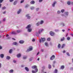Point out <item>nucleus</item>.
Masks as SVG:
<instances>
[{
  "instance_id": "603ef678",
  "label": "nucleus",
  "mask_w": 73,
  "mask_h": 73,
  "mask_svg": "<svg viewBox=\"0 0 73 73\" xmlns=\"http://www.w3.org/2000/svg\"><path fill=\"white\" fill-rule=\"evenodd\" d=\"M42 68L43 69H45V66H43V67H42Z\"/></svg>"
},
{
  "instance_id": "7c9ffc66",
  "label": "nucleus",
  "mask_w": 73,
  "mask_h": 73,
  "mask_svg": "<svg viewBox=\"0 0 73 73\" xmlns=\"http://www.w3.org/2000/svg\"><path fill=\"white\" fill-rule=\"evenodd\" d=\"M45 44L46 46H48V43H47V42H45Z\"/></svg>"
},
{
  "instance_id": "bf43d9fd",
  "label": "nucleus",
  "mask_w": 73,
  "mask_h": 73,
  "mask_svg": "<svg viewBox=\"0 0 73 73\" xmlns=\"http://www.w3.org/2000/svg\"><path fill=\"white\" fill-rule=\"evenodd\" d=\"M2 49V47L0 46V49Z\"/></svg>"
},
{
  "instance_id": "aec40b11",
  "label": "nucleus",
  "mask_w": 73,
  "mask_h": 73,
  "mask_svg": "<svg viewBox=\"0 0 73 73\" xmlns=\"http://www.w3.org/2000/svg\"><path fill=\"white\" fill-rule=\"evenodd\" d=\"M65 40V37H63V38H62L61 39V41H64Z\"/></svg>"
},
{
  "instance_id": "338daca9",
  "label": "nucleus",
  "mask_w": 73,
  "mask_h": 73,
  "mask_svg": "<svg viewBox=\"0 0 73 73\" xmlns=\"http://www.w3.org/2000/svg\"><path fill=\"white\" fill-rule=\"evenodd\" d=\"M62 31H63V32H64V31H65V30H62Z\"/></svg>"
},
{
  "instance_id": "f704fd0d",
  "label": "nucleus",
  "mask_w": 73,
  "mask_h": 73,
  "mask_svg": "<svg viewBox=\"0 0 73 73\" xmlns=\"http://www.w3.org/2000/svg\"><path fill=\"white\" fill-rule=\"evenodd\" d=\"M17 33H20V32H21V31L17 30Z\"/></svg>"
},
{
  "instance_id": "5701e85b",
  "label": "nucleus",
  "mask_w": 73,
  "mask_h": 73,
  "mask_svg": "<svg viewBox=\"0 0 73 73\" xmlns=\"http://www.w3.org/2000/svg\"><path fill=\"white\" fill-rule=\"evenodd\" d=\"M11 33H12V34H13L14 35H15V34H16V33L15 31H13V32H12Z\"/></svg>"
},
{
  "instance_id": "e2e57ef3",
  "label": "nucleus",
  "mask_w": 73,
  "mask_h": 73,
  "mask_svg": "<svg viewBox=\"0 0 73 73\" xmlns=\"http://www.w3.org/2000/svg\"><path fill=\"white\" fill-rule=\"evenodd\" d=\"M1 4L0 3V8H1Z\"/></svg>"
},
{
  "instance_id": "5fc2aeb1",
  "label": "nucleus",
  "mask_w": 73,
  "mask_h": 73,
  "mask_svg": "<svg viewBox=\"0 0 73 73\" xmlns=\"http://www.w3.org/2000/svg\"><path fill=\"white\" fill-rule=\"evenodd\" d=\"M1 67V64L0 63V68Z\"/></svg>"
},
{
  "instance_id": "de8ad7c7",
  "label": "nucleus",
  "mask_w": 73,
  "mask_h": 73,
  "mask_svg": "<svg viewBox=\"0 0 73 73\" xmlns=\"http://www.w3.org/2000/svg\"><path fill=\"white\" fill-rule=\"evenodd\" d=\"M39 9V8H37L36 9V11H38V10Z\"/></svg>"
},
{
  "instance_id": "cd10ccee",
  "label": "nucleus",
  "mask_w": 73,
  "mask_h": 73,
  "mask_svg": "<svg viewBox=\"0 0 73 73\" xmlns=\"http://www.w3.org/2000/svg\"><path fill=\"white\" fill-rule=\"evenodd\" d=\"M12 50L10 49L9 51V53H12Z\"/></svg>"
},
{
  "instance_id": "0eeeda50",
  "label": "nucleus",
  "mask_w": 73,
  "mask_h": 73,
  "mask_svg": "<svg viewBox=\"0 0 73 73\" xmlns=\"http://www.w3.org/2000/svg\"><path fill=\"white\" fill-rule=\"evenodd\" d=\"M31 25H29L26 27V29H29L31 28Z\"/></svg>"
},
{
  "instance_id": "680f3d73",
  "label": "nucleus",
  "mask_w": 73,
  "mask_h": 73,
  "mask_svg": "<svg viewBox=\"0 0 73 73\" xmlns=\"http://www.w3.org/2000/svg\"><path fill=\"white\" fill-rule=\"evenodd\" d=\"M38 54H39V52H38L37 54V55H38Z\"/></svg>"
},
{
  "instance_id": "2f4dec72",
  "label": "nucleus",
  "mask_w": 73,
  "mask_h": 73,
  "mask_svg": "<svg viewBox=\"0 0 73 73\" xmlns=\"http://www.w3.org/2000/svg\"><path fill=\"white\" fill-rule=\"evenodd\" d=\"M16 3H17V1H14V2L13 3L14 5H16Z\"/></svg>"
},
{
  "instance_id": "393cba45",
  "label": "nucleus",
  "mask_w": 73,
  "mask_h": 73,
  "mask_svg": "<svg viewBox=\"0 0 73 73\" xmlns=\"http://www.w3.org/2000/svg\"><path fill=\"white\" fill-rule=\"evenodd\" d=\"M47 40L48 41H49L50 40V37L48 38L47 39Z\"/></svg>"
},
{
  "instance_id": "052dcab7",
  "label": "nucleus",
  "mask_w": 73,
  "mask_h": 73,
  "mask_svg": "<svg viewBox=\"0 0 73 73\" xmlns=\"http://www.w3.org/2000/svg\"><path fill=\"white\" fill-rule=\"evenodd\" d=\"M37 34H38L37 33H36V36H38V35H37Z\"/></svg>"
},
{
  "instance_id": "13d9d810",
  "label": "nucleus",
  "mask_w": 73,
  "mask_h": 73,
  "mask_svg": "<svg viewBox=\"0 0 73 73\" xmlns=\"http://www.w3.org/2000/svg\"><path fill=\"white\" fill-rule=\"evenodd\" d=\"M66 52V51H65V50H64L63 51V53H65Z\"/></svg>"
},
{
  "instance_id": "a878e982",
  "label": "nucleus",
  "mask_w": 73,
  "mask_h": 73,
  "mask_svg": "<svg viewBox=\"0 0 73 73\" xmlns=\"http://www.w3.org/2000/svg\"><path fill=\"white\" fill-rule=\"evenodd\" d=\"M54 73H57V70L55 69L54 71Z\"/></svg>"
},
{
  "instance_id": "4be33fe9",
  "label": "nucleus",
  "mask_w": 73,
  "mask_h": 73,
  "mask_svg": "<svg viewBox=\"0 0 73 73\" xmlns=\"http://www.w3.org/2000/svg\"><path fill=\"white\" fill-rule=\"evenodd\" d=\"M52 67V66H51V65L50 64H49L48 65V68L49 69H50Z\"/></svg>"
},
{
  "instance_id": "4d7b16f0",
  "label": "nucleus",
  "mask_w": 73,
  "mask_h": 73,
  "mask_svg": "<svg viewBox=\"0 0 73 73\" xmlns=\"http://www.w3.org/2000/svg\"><path fill=\"white\" fill-rule=\"evenodd\" d=\"M6 12V11H4V12H3V14H5V13Z\"/></svg>"
},
{
  "instance_id": "58836bf2",
  "label": "nucleus",
  "mask_w": 73,
  "mask_h": 73,
  "mask_svg": "<svg viewBox=\"0 0 73 73\" xmlns=\"http://www.w3.org/2000/svg\"><path fill=\"white\" fill-rule=\"evenodd\" d=\"M39 22H38V23H36V25L37 26H39Z\"/></svg>"
},
{
  "instance_id": "72a5a7b5",
  "label": "nucleus",
  "mask_w": 73,
  "mask_h": 73,
  "mask_svg": "<svg viewBox=\"0 0 73 73\" xmlns=\"http://www.w3.org/2000/svg\"><path fill=\"white\" fill-rule=\"evenodd\" d=\"M67 4L68 5H70V1H68L67 2Z\"/></svg>"
},
{
  "instance_id": "7ed1b4c3",
  "label": "nucleus",
  "mask_w": 73,
  "mask_h": 73,
  "mask_svg": "<svg viewBox=\"0 0 73 73\" xmlns=\"http://www.w3.org/2000/svg\"><path fill=\"white\" fill-rule=\"evenodd\" d=\"M55 57V56H54V55H52V56L50 58V60H54V59Z\"/></svg>"
},
{
  "instance_id": "09e8293b",
  "label": "nucleus",
  "mask_w": 73,
  "mask_h": 73,
  "mask_svg": "<svg viewBox=\"0 0 73 73\" xmlns=\"http://www.w3.org/2000/svg\"><path fill=\"white\" fill-rule=\"evenodd\" d=\"M55 32H58V30H55Z\"/></svg>"
},
{
  "instance_id": "3c124183",
  "label": "nucleus",
  "mask_w": 73,
  "mask_h": 73,
  "mask_svg": "<svg viewBox=\"0 0 73 73\" xmlns=\"http://www.w3.org/2000/svg\"><path fill=\"white\" fill-rule=\"evenodd\" d=\"M35 41V39H33V40H32V41L33 42H34V41Z\"/></svg>"
},
{
  "instance_id": "c756f323",
  "label": "nucleus",
  "mask_w": 73,
  "mask_h": 73,
  "mask_svg": "<svg viewBox=\"0 0 73 73\" xmlns=\"http://www.w3.org/2000/svg\"><path fill=\"white\" fill-rule=\"evenodd\" d=\"M6 8V7L5 6H4L3 7H2V9L4 10Z\"/></svg>"
},
{
  "instance_id": "423d86ee",
  "label": "nucleus",
  "mask_w": 73,
  "mask_h": 73,
  "mask_svg": "<svg viewBox=\"0 0 73 73\" xmlns=\"http://www.w3.org/2000/svg\"><path fill=\"white\" fill-rule=\"evenodd\" d=\"M26 17H27L28 19H30L31 18V17L29 16V14L27 15H26Z\"/></svg>"
},
{
  "instance_id": "b1692460",
  "label": "nucleus",
  "mask_w": 73,
  "mask_h": 73,
  "mask_svg": "<svg viewBox=\"0 0 73 73\" xmlns=\"http://www.w3.org/2000/svg\"><path fill=\"white\" fill-rule=\"evenodd\" d=\"M64 13L66 15H68V12H65Z\"/></svg>"
},
{
  "instance_id": "69168bd1",
  "label": "nucleus",
  "mask_w": 73,
  "mask_h": 73,
  "mask_svg": "<svg viewBox=\"0 0 73 73\" xmlns=\"http://www.w3.org/2000/svg\"><path fill=\"white\" fill-rule=\"evenodd\" d=\"M13 61H14V63H16V61H15L14 60Z\"/></svg>"
},
{
  "instance_id": "6e6d98bb",
  "label": "nucleus",
  "mask_w": 73,
  "mask_h": 73,
  "mask_svg": "<svg viewBox=\"0 0 73 73\" xmlns=\"http://www.w3.org/2000/svg\"><path fill=\"white\" fill-rule=\"evenodd\" d=\"M62 26L63 27H64V26H65V24H64L63 23L62 24Z\"/></svg>"
},
{
  "instance_id": "2eb2a0df",
  "label": "nucleus",
  "mask_w": 73,
  "mask_h": 73,
  "mask_svg": "<svg viewBox=\"0 0 73 73\" xmlns=\"http://www.w3.org/2000/svg\"><path fill=\"white\" fill-rule=\"evenodd\" d=\"M6 58L7 60H9L11 58L10 57V56H7L6 57Z\"/></svg>"
},
{
  "instance_id": "774afa93",
  "label": "nucleus",
  "mask_w": 73,
  "mask_h": 73,
  "mask_svg": "<svg viewBox=\"0 0 73 73\" xmlns=\"http://www.w3.org/2000/svg\"><path fill=\"white\" fill-rule=\"evenodd\" d=\"M71 4H72V5H73V2Z\"/></svg>"
},
{
  "instance_id": "ddd939ff",
  "label": "nucleus",
  "mask_w": 73,
  "mask_h": 73,
  "mask_svg": "<svg viewBox=\"0 0 73 73\" xmlns=\"http://www.w3.org/2000/svg\"><path fill=\"white\" fill-rule=\"evenodd\" d=\"M28 31L29 32H31L32 31V29L31 28L28 29Z\"/></svg>"
},
{
  "instance_id": "412c9836",
  "label": "nucleus",
  "mask_w": 73,
  "mask_h": 73,
  "mask_svg": "<svg viewBox=\"0 0 73 73\" xmlns=\"http://www.w3.org/2000/svg\"><path fill=\"white\" fill-rule=\"evenodd\" d=\"M9 72L10 73H13V70H11Z\"/></svg>"
},
{
  "instance_id": "c03bdc74",
  "label": "nucleus",
  "mask_w": 73,
  "mask_h": 73,
  "mask_svg": "<svg viewBox=\"0 0 73 73\" xmlns=\"http://www.w3.org/2000/svg\"><path fill=\"white\" fill-rule=\"evenodd\" d=\"M31 10H33V9H34V7H31Z\"/></svg>"
},
{
  "instance_id": "37998d69",
  "label": "nucleus",
  "mask_w": 73,
  "mask_h": 73,
  "mask_svg": "<svg viewBox=\"0 0 73 73\" xmlns=\"http://www.w3.org/2000/svg\"><path fill=\"white\" fill-rule=\"evenodd\" d=\"M28 7H29V5H26L25 8H27Z\"/></svg>"
},
{
  "instance_id": "8fccbe9b",
  "label": "nucleus",
  "mask_w": 73,
  "mask_h": 73,
  "mask_svg": "<svg viewBox=\"0 0 73 73\" xmlns=\"http://www.w3.org/2000/svg\"><path fill=\"white\" fill-rule=\"evenodd\" d=\"M14 0H10V2H12V1H13Z\"/></svg>"
},
{
  "instance_id": "a19ab883",
  "label": "nucleus",
  "mask_w": 73,
  "mask_h": 73,
  "mask_svg": "<svg viewBox=\"0 0 73 73\" xmlns=\"http://www.w3.org/2000/svg\"><path fill=\"white\" fill-rule=\"evenodd\" d=\"M60 13H61V12H60V11H57V13H58V14H60Z\"/></svg>"
},
{
  "instance_id": "f257e3e1",
  "label": "nucleus",
  "mask_w": 73,
  "mask_h": 73,
  "mask_svg": "<svg viewBox=\"0 0 73 73\" xmlns=\"http://www.w3.org/2000/svg\"><path fill=\"white\" fill-rule=\"evenodd\" d=\"M32 68L33 69H35V71L34 70L32 71V72L33 73H36L38 72V69L37 68V66L36 65H34L32 67Z\"/></svg>"
},
{
  "instance_id": "a18cd8bd",
  "label": "nucleus",
  "mask_w": 73,
  "mask_h": 73,
  "mask_svg": "<svg viewBox=\"0 0 73 73\" xmlns=\"http://www.w3.org/2000/svg\"><path fill=\"white\" fill-rule=\"evenodd\" d=\"M2 1H3V0H0V3H1Z\"/></svg>"
},
{
  "instance_id": "c9c22d12",
  "label": "nucleus",
  "mask_w": 73,
  "mask_h": 73,
  "mask_svg": "<svg viewBox=\"0 0 73 73\" xmlns=\"http://www.w3.org/2000/svg\"><path fill=\"white\" fill-rule=\"evenodd\" d=\"M61 12L62 13H63V12H64L65 11V10L64 9H62L61 11Z\"/></svg>"
},
{
  "instance_id": "79ce46f5",
  "label": "nucleus",
  "mask_w": 73,
  "mask_h": 73,
  "mask_svg": "<svg viewBox=\"0 0 73 73\" xmlns=\"http://www.w3.org/2000/svg\"><path fill=\"white\" fill-rule=\"evenodd\" d=\"M67 39L68 40H70V37H67Z\"/></svg>"
},
{
  "instance_id": "a211bd4d",
  "label": "nucleus",
  "mask_w": 73,
  "mask_h": 73,
  "mask_svg": "<svg viewBox=\"0 0 73 73\" xmlns=\"http://www.w3.org/2000/svg\"><path fill=\"white\" fill-rule=\"evenodd\" d=\"M25 69L27 72H28V71H29V69H28V68H27V67H25Z\"/></svg>"
},
{
  "instance_id": "f3484780",
  "label": "nucleus",
  "mask_w": 73,
  "mask_h": 73,
  "mask_svg": "<svg viewBox=\"0 0 73 73\" xmlns=\"http://www.w3.org/2000/svg\"><path fill=\"white\" fill-rule=\"evenodd\" d=\"M61 69H64V66H62L61 67Z\"/></svg>"
},
{
  "instance_id": "e433bc0d",
  "label": "nucleus",
  "mask_w": 73,
  "mask_h": 73,
  "mask_svg": "<svg viewBox=\"0 0 73 73\" xmlns=\"http://www.w3.org/2000/svg\"><path fill=\"white\" fill-rule=\"evenodd\" d=\"M66 54L67 56H70V54H69V53L67 52L66 53Z\"/></svg>"
},
{
  "instance_id": "f03ea898",
  "label": "nucleus",
  "mask_w": 73,
  "mask_h": 73,
  "mask_svg": "<svg viewBox=\"0 0 73 73\" xmlns=\"http://www.w3.org/2000/svg\"><path fill=\"white\" fill-rule=\"evenodd\" d=\"M41 39L39 40V42L40 43L41 42V40L42 42H44L45 41V38H41Z\"/></svg>"
},
{
  "instance_id": "bb28decb",
  "label": "nucleus",
  "mask_w": 73,
  "mask_h": 73,
  "mask_svg": "<svg viewBox=\"0 0 73 73\" xmlns=\"http://www.w3.org/2000/svg\"><path fill=\"white\" fill-rule=\"evenodd\" d=\"M24 0H22L21 1L20 3H24Z\"/></svg>"
},
{
  "instance_id": "6e6552de",
  "label": "nucleus",
  "mask_w": 73,
  "mask_h": 73,
  "mask_svg": "<svg viewBox=\"0 0 73 73\" xmlns=\"http://www.w3.org/2000/svg\"><path fill=\"white\" fill-rule=\"evenodd\" d=\"M43 31H44V30L43 29H42L41 30H39L38 31V33H39V34L40 35L41 33Z\"/></svg>"
},
{
  "instance_id": "49530a36",
  "label": "nucleus",
  "mask_w": 73,
  "mask_h": 73,
  "mask_svg": "<svg viewBox=\"0 0 73 73\" xmlns=\"http://www.w3.org/2000/svg\"><path fill=\"white\" fill-rule=\"evenodd\" d=\"M42 0H39V2L40 3H41V2H42Z\"/></svg>"
},
{
  "instance_id": "9b49d317",
  "label": "nucleus",
  "mask_w": 73,
  "mask_h": 73,
  "mask_svg": "<svg viewBox=\"0 0 73 73\" xmlns=\"http://www.w3.org/2000/svg\"><path fill=\"white\" fill-rule=\"evenodd\" d=\"M33 49V48L32 47H31V48H29V49H28L27 50V51H31V50H32V49Z\"/></svg>"
},
{
  "instance_id": "473e14b6",
  "label": "nucleus",
  "mask_w": 73,
  "mask_h": 73,
  "mask_svg": "<svg viewBox=\"0 0 73 73\" xmlns=\"http://www.w3.org/2000/svg\"><path fill=\"white\" fill-rule=\"evenodd\" d=\"M65 46V44H63L62 45V48H64V47Z\"/></svg>"
},
{
  "instance_id": "20e7f679",
  "label": "nucleus",
  "mask_w": 73,
  "mask_h": 73,
  "mask_svg": "<svg viewBox=\"0 0 73 73\" xmlns=\"http://www.w3.org/2000/svg\"><path fill=\"white\" fill-rule=\"evenodd\" d=\"M50 34L51 36H53L54 35V33L52 31H50Z\"/></svg>"
},
{
  "instance_id": "864d4df0",
  "label": "nucleus",
  "mask_w": 73,
  "mask_h": 73,
  "mask_svg": "<svg viewBox=\"0 0 73 73\" xmlns=\"http://www.w3.org/2000/svg\"><path fill=\"white\" fill-rule=\"evenodd\" d=\"M3 21H5V18L3 20Z\"/></svg>"
},
{
  "instance_id": "c85d7f7f",
  "label": "nucleus",
  "mask_w": 73,
  "mask_h": 73,
  "mask_svg": "<svg viewBox=\"0 0 73 73\" xmlns=\"http://www.w3.org/2000/svg\"><path fill=\"white\" fill-rule=\"evenodd\" d=\"M44 23V21H40V24H43Z\"/></svg>"
},
{
  "instance_id": "4c0bfd02",
  "label": "nucleus",
  "mask_w": 73,
  "mask_h": 73,
  "mask_svg": "<svg viewBox=\"0 0 73 73\" xmlns=\"http://www.w3.org/2000/svg\"><path fill=\"white\" fill-rule=\"evenodd\" d=\"M27 58V56H23V59H26Z\"/></svg>"
},
{
  "instance_id": "6ab92c4d",
  "label": "nucleus",
  "mask_w": 73,
  "mask_h": 73,
  "mask_svg": "<svg viewBox=\"0 0 73 73\" xmlns=\"http://www.w3.org/2000/svg\"><path fill=\"white\" fill-rule=\"evenodd\" d=\"M21 9H19V11H18L17 12L18 14H19V13H20L21 12Z\"/></svg>"
},
{
  "instance_id": "0e129e2a",
  "label": "nucleus",
  "mask_w": 73,
  "mask_h": 73,
  "mask_svg": "<svg viewBox=\"0 0 73 73\" xmlns=\"http://www.w3.org/2000/svg\"><path fill=\"white\" fill-rule=\"evenodd\" d=\"M8 36H9V35H8L7 34L6 35V37H8Z\"/></svg>"
},
{
  "instance_id": "1a4fd4ad",
  "label": "nucleus",
  "mask_w": 73,
  "mask_h": 73,
  "mask_svg": "<svg viewBox=\"0 0 73 73\" xmlns=\"http://www.w3.org/2000/svg\"><path fill=\"white\" fill-rule=\"evenodd\" d=\"M35 3V2L34 0H33L31 2V4H34Z\"/></svg>"
},
{
  "instance_id": "9d476101",
  "label": "nucleus",
  "mask_w": 73,
  "mask_h": 73,
  "mask_svg": "<svg viewBox=\"0 0 73 73\" xmlns=\"http://www.w3.org/2000/svg\"><path fill=\"white\" fill-rule=\"evenodd\" d=\"M13 45H17V43L16 42H14L13 43Z\"/></svg>"
},
{
  "instance_id": "f8f14e48",
  "label": "nucleus",
  "mask_w": 73,
  "mask_h": 73,
  "mask_svg": "<svg viewBox=\"0 0 73 73\" xmlns=\"http://www.w3.org/2000/svg\"><path fill=\"white\" fill-rule=\"evenodd\" d=\"M24 42V41L23 40H20L19 41V43L20 44H23Z\"/></svg>"
},
{
  "instance_id": "dca6fc26",
  "label": "nucleus",
  "mask_w": 73,
  "mask_h": 73,
  "mask_svg": "<svg viewBox=\"0 0 73 73\" xmlns=\"http://www.w3.org/2000/svg\"><path fill=\"white\" fill-rule=\"evenodd\" d=\"M56 3V1H55L52 4V7H54L55 4Z\"/></svg>"
},
{
  "instance_id": "39448f33",
  "label": "nucleus",
  "mask_w": 73,
  "mask_h": 73,
  "mask_svg": "<svg viewBox=\"0 0 73 73\" xmlns=\"http://www.w3.org/2000/svg\"><path fill=\"white\" fill-rule=\"evenodd\" d=\"M21 56V54H19L17 55V57L18 58H20Z\"/></svg>"
},
{
  "instance_id": "ea45409f",
  "label": "nucleus",
  "mask_w": 73,
  "mask_h": 73,
  "mask_svg": "<svg viewBox=\"0 0 73 73\" xmlns=\"http://www.w3.org/2000/svg\"><path fill=\"white\" fill-rule=\"evenodd\" d=\"M60 46H61V45L60 44H59L58 45V47L59 48H60Z\"/></svg>"
},
{
  "instance_id": "4468645a",
  "label": "nucleus",
  "mask_w": 73,
  "mask_h": 73,
  "mask_svg": "<svg viewBox=\"0 0 73 73\" xmlns=\"http://www.w3.org/2000/svg\"><path fill=\"white\" fill-rule=\"evenodd\" d=\"M0 57L2 58H3L4 57V54H1L0 55Z\"/></svg>"
}]
</instances>
